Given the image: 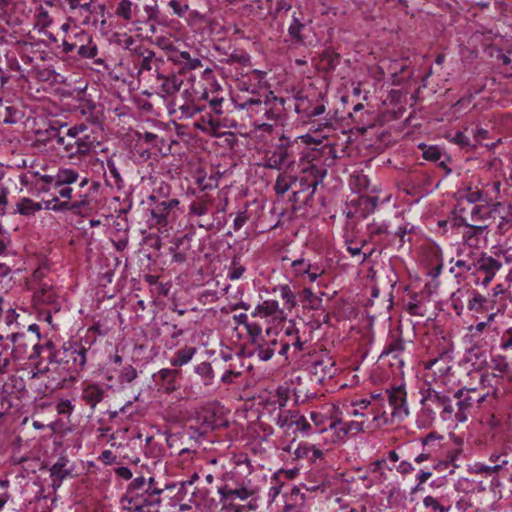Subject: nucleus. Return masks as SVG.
<instances>
[{
  "label": "nucleus",
  "mask_w": 512,
  "mask_h": 512,
  "mask_svg": "<svg viewBox=\"0 0 512 512\" xmlns=\"http://www.w3.org/2000/svg\"><path fill=\"white\" fill-rule=\"evenodd\" d=\"M90 353V348L77 341L65 342L57 348L48 340V347L42 348V356L34 364L31 378H46L45 387L51 391L63 388L76 381Z\"/></svg>",
  "instance_id": "f257e3e1"
},
{
  "label": "nucleus",
  "mask_w": 512,
  "mask_h": 512,
  "mask_svg": "<svg viewBox=\"0 0 512 512\" xmlns=\"http://www.w3.org/2000/svg\"><path fill=\"white\" fill-rule=\"evenodd\" d=\"M422 405L421 416L425 417V425H430L435 419V409L440 410V416L443 421H447L451 416V398L444 392L437 391L430 385L420 390Z\"/></svg>",
  "instance_id": "f03ea898"
},
{
  "label": "nucleus",
  "mask_w": 512,
  "mask_h": 512,
  "mask_svg": "<svg viewBox=\"0 0 512 512\" xmlns=\"http://www.w3.org/2000/svg\"><path fill=\"white\" fill-rule=\"evenodd\" d=\"M327 170L314 164L303 169V175L297 177V184L293 185L294 190L291 200L294 203L309 205L315 194L318 185L323 181Z\"/></svg>",
  "instance_id": "7ed1b4c3"
},
{
  "label": "nucleus",
  "mask_w": 512,
  "mask_h": 512,
  "mask_svg": "<svg viewBox=\"0 0 512 512\" xmlns=\"http://www.w3.org/2000/svg\"><path fill=\"white\" fill-rule=\"evenodd\" d=\"M12 344V356L15 360L27 358L34 363L42 356V348L48 347V341L41 344L37 337L25 333H12L7 336Z\"/></svg>",
  "instance_id": "20e7f679"
},
{
  "label": "nucleus",
  "mask_w": 512,
  "mask_h": 512,
  "mask_svg": "<svg viewBox=\"0 0 512 512\" xmlns=\"http://www.w3.org/2000/svg\"><path fill=\"white\" fill-rule=\"evenodd\" d=\"M222 506L231 505L236 499L246 500L256 493V487L245 478L235 479L234 475L218 488Z\"/></svg>",
  "instance_id": "39448f33"
},
{
  "label": "nucleus",
  "mask_w": 512,
  "mask_h": 512,
  "mask_svg": "<svg viewBox=\"0 0 512 512\" xmlns=\"http://www.w3.org/2000/svg\"><path fill=\"white\" fill-rule=\"evenodd\" d=\"M476 394L475 389L461 388L453 394L451 398V416L448 421H456L458 423H464L468 420V416L476 402L480 403L484 400V396L474 397Z\"/></svg>",
  "instance_id": "423d86ee"
},
{
  "label": "nucleus",
  "mask_w": 512,
  "mask_h": 512,
  "mask_svg": "<svg viewBox=\"0 0 512 512\" xmlns=\"http://www.w3.org/2000/svg\"><path fill=\"white\" fill-rule=\"evenodd\" d=\"M163 491V488H153L143 496L136 495L133 499L126 500L125 505L122 506L128 512H158Z\"/></svg>",
  "instance_id": "0eeeda50"
},
{
  "label": "nucleus",
  "mask_w": 512,
  "mask_h": 512,
  "mask_svg": "<svg viewBox=\"0 0 512 512\" xmlns=\"http://www.w3.org/2000/svg\"><path fill=\"white\" fill-rule=\"evenodd\" d=\"M58 293L55 287L52 284L47 282H43L40 284L38 288L34 291V301L38 304H47L51 305L52 309L43 312L44 320L51 324L52 323V314L51 311L58 312L60 310V304L58 302Z\"/></svg>",
  "instance_id": "6e6552de"
},
{
  "label": "nucleus",
  "mask_w": 512,
  "mask_h": 512,
  "mask_svg": "<svg viewBox=\"0 0 512 512\" xmlns=\"http://www.w3.org/2000/svg\"><path fill=\"white\" fill-rule=\"evenodd\" d=\"M336 371L335 362L331 357L326 355L316 357L309 367L311 380L318 384H322L327 379H331L335 375Z\"/></svg>",
  "instance_id": "1a4fd4ad"
},
{
  "label": "nucleus",
  "mask_w": 512,
  "mask_h": 512,
  "mask_svg": "<svg viewBox=\"0 0 512 512\" xmlns=\"http://www.w3.org/2000/svg\"><path fill=\"white\" fill-rule=\"evenodd\" d=\"M179 204L178 199L172 198L162 201H156L150 210L148 223L150 227H165L168 224V217L172 210Z\"/></svg>",
  "instance_id": "9d476101"
},
{
  "label": "nucleus",
  "mask_w": 512,
  "mask_h": 512,
  "mask_svg": "<svg viewBox=\"0 0 512 512\" xmlns=\"http://www.w3.org/2000/svg\"><path fill=\"white\" fill-rule=\"evenodd\" d=\"M390 233L388 231V225L384 222L376 223L373 222L367 226V238L368 243H372L374 248L368 253H364L363 261L366 260L372 253L379 249L380 251L388 246V237Z\"/></svg>",
  "instance_id": "9b49d317"
},
{
  "label": "nucleus",
  "mask_w": 512,
  "mask_h": 512,
  "mask_svg": "<svg viewBox=\"0 0 512 512\" xmlns=\"http://www.w3.org/2000/svg\"><path fill=\"white\" fill-rule=\"evenodd\" d=\"M405 351V341L395 335H391L389 340L381 353L380 358L393 357L395 358V363L390 362V366L393 369H397L402 373V368L404 366V359L402 357Z\"/></svg>",
  "instance_id": "f8f14e48"
},
{
  "label": "nucleus",
  "mask_w": 512,
  "mask_h": 512,
  "mask_svg": "<svg viewBox=\"0 0 512 512\" xmlns=\"http://www.w3.org/2000/svg\"><path fill=\"white\" fill-rule=\"evenodd\" d=\"M472 39L482 44L484 53L488 57L496 59V51L501 49L498 45L503 41L500 34L494 33L489 29H481L474 32Z\"/></svg>",
  "instance_id": "ddd939ff"
},
{
  "label": "nucleus",
  "mask_w": 512,
  "mask_h": 512,
  "mask_svg": "<svg viewBox=\"0 0 512 512\" xmlns=\"http://www.w3.org/2000/svg\"><path fill=\"white\" fill-rule=\"evenodd\" d=\"M153 488H160L153 477L147 479L144 476H138L128 485L126 493L121 498V504L125 505L126 500L133 499L136 495L143 496Z\"/></svg>",
  "instance_id": "4468645a"
},
{
  "label": "nucleus",
  "mask_w": 512,
  "mask_h": 512,
  "mask_svg": "<svg viewBox=\"0 0 512 512\" xmlns=\"http://www.w3.org/2000/svg\"><path fill=\"white\" fill-rule=\"evenodd\" d=\"M181 372L177 369L163 368L153 375L154 382L159 390L171 393L179 387Z\"/></svg>",
  "instance_id": "2eb2a0df"
},
{
  "label": "nucleus",
  "mask_w": 512,
  "mask_h": 512,
  "mask_svg": "<svg viewBox=\"0 0 512 512\" xmlns=\"http://www.w3.org/2000/svg\"><path fill=\"white\" fill-rule=\"evenodd\" d=\"M285 99L276 97L273 92H270L263 101L260 109L256 112H263L265 117L271 121H277L281 118L284 109Z\"/></svg>",
  "instance_id": "dca6fc26"
},
{
  "label": "nucleus",
  "mask_w": 512,
  "mask_h": 512,
  "mask_svg": "<svg viewBox=\"0 0 512 512\" xmlns=\"http://www.w3.org/2000/svg\"><path fill=\"white\" fill-rule=\"evenodd\" d=\"M388 400L391 407H393V415L396 416H407L409 414L407 401H406V391L403 385H399L397 387H393L390 390H387Z\"/></svg>",
  "instance_id": "f3484780"
},
{
  "label": "nucleus",
  "mask_w": 512,
  "mask_h": 512,
  "mask_svg": "<svg viewBox=\"0 0 512 512\" xmlns=\"http://www.w3.org/2000/svg\"><path fill=\"white\" fill-rule=\"evenodd\" d=\"M106 390L97 383L85 384L81 391V400L85 402L92 410H94L104 397Z\"/></svg>",
  "instance_id": "a211bd4d"
},
{
  "label": "nucleus",
  "mask_w": 512,
  "mask_h": 512,
  "mask_svg": "<svg viewBox=\"0 0 512 512\" xmlns=\"http://www.w3.org/2000/svg\"><path fill=\"white\" fill-rule=\"evenodd\" d=\"M282 331L284 337L283 340L291 344L295 351L304 350L306 340H303L300 328L297 326L295 321L289 320L286 322L282 327Z\"/></svg>",
  "instance_id": "6ab92c4d"
},
{
  "label": "nucleus",
  "mask_w": 512,
  "mask_h": 512,
  "mask_svg": "<svg viewBox=\"0 0 512 512\" xmlns=\"http://www.w3.org/2000/svg\"><path fill=\"white\" fill-rule=\"evenodd\" d=\"M294 164V160L290 155L287 147H278L272 155L267 159L266 167L271 169H289Z\"/></svg>",
  "instance_id": "aec40b11"
},
{
  "label": "nucleus",
  "mask_w": 512,
  "mask_h": 512,
  "mask_svg": "<svg viewBox=\"0 0 512 512\" xmlns=\"http://www.w3.org/2000/svg\"><path fill=\"white\" fill-rule=\"evenodd\" d=\"M192 233H186L182 237L175 240L174 245L169 248L172 255V261L176 263H184L187 259L186 251L191 248Z\"/></svg>",
  "instance_id": "412c9836"
},
{
  "label": "nucleus",
  "mask_w": 512,
  "mask_h": 512,
  "mask_svg": "<svg viewBox=\"0 0 512 512\" xmlns=\"http://www.w3.org/2000/svg\"><path fill=\"white\" fill-rule=\"evenodd\" d=\"M69 460L66 456H60L50 468V476L53 487H60L62 481L71 476L72 468L68 467Z\"/></svg>",
  "instance_id": "4be33fe9"
},
{
  "label": "nucleus",
  "mask_w": 512,
  "mask_h": 512,
  "mask_svg": "<svg viewBox=\"0 0 512 512\" xmlns=\"http://www.w3.org/2000/svg\"><path fill=\"white\" fill-rule=\"evenodd\" d=\"M23 117V112L9 101L0 99V124H15Z\"/></svg>",
  "instance_id": "5701e85b"
},
{
  "label": "nucleus",
  "mask_w": 512,
  "mask_h": 512,
  "mask_svg": "<svg viewBox=\"0 0 512 512\" xmlns=\"http://www.w3.org/2000/svg\"><path fill=\"white\" fill-rule=\"evenodd\" d=\"M306 29V22L302 13H299V16L296 12L292 15V21L288 28V34L292 38L295 43L304 44L305 35L304 30Z\"/></svg>",
  "instance_id": "b1692460"
},
{
  "label": "nucleus",
  "mask_w": 512,
  "mask_h": 512,
  "mask_svg": "<svg viewBox=\"0 0 512 512\" xmlns=\"http://www.w3.org/2000/svg\"><path fill=\"white\" fill-rule=\"evenodd\" d=\"M504 206L500 202L492 204V208H489V204L486 205H474L469 212V218L471 222H478L487 219L492 212H500Z\"/></svg>",
  "instance_id": "393cba45"
},
{
  "label": "nucleus",
  "mask_w": 512,
  "mask_h": 512,
  "mask_svg": "<svg viewBox=\"0 0 512 512\" xmlns=\"http://www.w3.org/2000/svg\"><path fill=\"white\" fill-rule=\"evenodd\" d=\"M298 304L304 308L317 310L322 304V299L312 292L310 288H304L298 292Z\"/></svg>",
  "instance_id": "a878e982"
},
{
  "label": "nucleus",
  "mask_w": 512,
  "mask_h": 512,
  "mask_svg": "<svg viewBox=\"0 0 512 512\" xmlns=\"http://www.w3.org/2000/svg\"><path fill=\"white\" fill-rule=\"evenodd\" d=\"M297 410H288L280 408L275 416V423L284 431H289L295 426Z\"/></svg>",
  "instance_id": "bb28decb"
},
{
  "label": "nucleus",
  "mask_w": 512,
  "mask_h": 512,
  "mask_svg": "<svg viewBox=\"0 0 512 512\" xmlns=\"http://www.w3.org/2000/svg\"><path fill=\"white\" fill-rule=\"evenodd\" d=\"M462 203H458V211H459V219L460 223L468 228V230L464 233V237L467 240L472 239L473 237H477L487 229V225H474L468 222V217L463 215L465 212V208L461 207Z\"/></svg>",
  "instance_id": "cd10ccee"
},
{
  "label": "nucleus",
  "mask_w": 512,
  "mask_h": 512,
  "mask_svg": "<svg viewBox=\"0 0 512 512\" xmlns=\"http://www.w3.org/2000/svg\"><path fill=\"white\" fill-rule=\"evenodd\" d=\"M105 10V6L102 4H96L94 0L86 1L84 0L78 10L75 13L84 16L83 24H88L90 22V16L93 14L101 13L103 14Z\"/></svg>",
  "instance_id": "c85d7f7f"
},
{
  "label": "nucleus",
  "mask_w": 512,
  "mask_h": 512,
  "mask_svg": "<svg viewBox=\"0 0 512 512\" xmlns=\"http://www.w3.org/2000/svg\"><path fill=\"white\" fill-rule=\"evenodd\" d=\"M339 425H341L339 427V431L343 432L346 435L349 433L355 435V434L363 431V422L349 421V422L343 423L340 418L331 421V423L329 424V427L331 429H337Z\"/></svg>",
  "instance_id": "c756f323"
},
{
  "label": "nucleus",
  "mask_w": 512,
  "mask_h": 512,
  "mask_svg": "<svg viewBox=\"0 0 512 512\" xmlns=\"http://www.w3.org/2000/svg\"><path fill=\"white\" fill-rule=\"evenodd\" d=\"M461 200L467 201L469 204H476L478 202L490 204L491 198L482 189L468 187Z\"/></svg>",
  "instance_id": "7c9ffc66"
},
{
  "label": "nucleus",
  "mask_w": 512,
  "mask_h": 512,
  "mask_svg": "<svg viewBox=\"0 0 512 512\" xmlns=\"http://www.w3.org/2000/svg\"><path fill=\"white\" fill-rule=\"evenodd\" d=\"M195 347L185 346L179 349L174 356L171 358L170 363L173 367H181L191 361L196 353Z\"/></svg>",
  "instance_id": "2f4dec72"
},
{
  "label": "nucleus",
  "mask_w": 512,
  "mask_h": 512,
  "mask_svg": "<svg viewBox=\"0 0 512 512\" xmlns=\"http://www.w3.org/2000/svg\"><path fill=\"white\" fill-rule=\"evenodd\" d=\"M159 79H162L161 91L167 96H171L180 91L183 85V81L175 75L159 77Z\"/></svg>",
  "instance_id": "473e14b6"
},
{
  "label": "nucleus",
  "mask_w": 512,
  "mask_h": 512,
  "mask_svg": "<svg viewBox=\"0 0 512 512\" xmlns=\"http://www.w3.org/2000/svg\"><path fill=\"white\" fill-rule=\"evenodd\" d=\"M490 368L493 371L497 372V374H494V376L504 377V376L511 375V367H510L506 357H504V356H501V355L494 356L491 359Z\"/></svg>",
  "instance_id": "72a5a7b5"
},
{
  "label": "nucleus",
  "mask_w": 512,
  "mask_h": 512,
  "mask_svg": "<svg viewBox=\"0 0 512 512\" xmlns=\"http://www.w3.org/2000/svg\"><path fill=\"white\" fill-rule=\"evenodd\" d=\"M297 184V177L290 176L286 173L280 174L274 185V190L277 195H284L293 185Z\"/></svg>",
  "instance_id": "f704fd0d"
},
{
  "label": "nucleus",
  "mask_w": 512,
  "mask_h": 512,
  "mask_svg": "<svg viewBox=\"0 0 512 512\" xmlns=\"http://www.w3.org/2000/svg\"><path fill=\"white\" fill-rule=\"evenodd\" d=\"M79 178V173L70 168L59 169L56 174V188L64 185H70L76 182Z\"/></svg>",
  "instance_id": "c9c22d12"
},
{
  "label": "nucleus",
  "mask_w": 512,
  "mask_h": 512,
  "mask_svg": "<svg viewBox=\"0 0 512 512\" xmlns=\"http://www.w3.org/2000/svg\"><path fill=\"white\" fill-rule=\"evenodd\" d=\"M478 270L483 271L485 274H493L501 268V263L493 257L482 256L477 263Z\"/></svg>",
  "instance_id": "e433bc0d"
},
{
  "label": "nucleus",
  "mask_w": 512,
  "mask_h": 512,
  "mask_svg": "<svg viewBox=\"0 0 512 512\" xmlns=\"http://www.w3.org/2000/svg\"><path fill=\"white\" fill-rule=\"evenodd\" d=\"M94 147V140L90 136L84 135L82 137L75 138V151L77 158L88 155Z\"/></svg>",
  "instance_id": "4c0bfd02"
},
{
  "label": "nucleus",
  "mask_w": 512,
  "mask_h": 512,
  "mask_svg": "<svg viewBox=\"0 0 512 512\" xmlns=\"http://www.w3.org/2000/svg\"><path fill=\"white\" fill-rule=\"evenodd\" d=\"M493 297H499L497 311H505L512 300L511 293L507 292L501 284L494 287Z\"/></svg>",
  "instance_id": "58836bf2"
},
{
  "label": "nucleus",
  "mask_w": 512,
  "mask_h": 512,
  "mask_svg": "<svg viewBox=\"0 0 512 512\" xmlns=\"http://www.w3.org/2000/svg\"><path fill=\"white\" fill-rule=\"evenodd\" d=\"M277 344V340H272L268 343H259L257 345V348L255 349V354L257 355V357L262 360V361H268L270 360L274 353H275V348L274 346Z\"/></svg>",
  "instance_id": "ea45409f"
},
{
  "label": "nucleus",
  "mask_w": 512,
  "mask_h": 512,
  "mask_svg": "<svg viewBox=\"0 0 512 512\" xmlns=\"http://www.w3.org/2000/svg\"><path fill=\"white\" fill-rule=\"evenodd\" d=\"M144 54L145 55L142 54L141 58L134 60L135 66L138 68L139 74H141L145 71H151L153 68L155 52L154 51H144Z\"/></svg>",
  "instance_id": "a19ab883"
},
{
  "label": "nucleus",
  "mask_w": 512,
  "mask_h": 512,
  "mask_svg": "<svg viewBox=\"0 0 512 512\" xmlns=\"http://www.w3.org/2000/svg\"><path fill=\"white\" fill-rule=\"evenodd\" d=\"M320 61L326 70H334L340 62V55L331 49H326L320 54Z\"/></svg>",
  "instance_id": "79ce46f5"
},
{
  "label": "nucleus",
  "mask_w": 512,
  "mask_h": 512,
  "mask_svg": "<svg viewBox=\"0 0 512 512\" xmlns=\"http://www.w3.org/2000/svg\"><path fill=\"white\" fill-rule=\"evenodd\" d=\"M41 204L33 202L31 199L24 198L21 202L17 203L15 211L21 215H32L36 211L41 210Z\"/></svg>",
  "instance_id": "37998d69"
},
{
  "label": "nucleus",
  "mask_w": 512,
  "mask_h": 512,
  "mask_svg": "<svg viewBox=\"0 0 512 512\" xmlns=\"http://www.w3.org/2000/svg\"><path fill=\"white\" fill-rule=\"evenodd\" d=\"M488 298L479 293H474L473 297L468 301V309L471 311H488Z\"/></svg>",
  "instance_id": "c03bdc74"
},
{
  "label": "nucleus",
  "mask_w": 512,
  "mask_h": 512,
  "mask_svg": "<svg viewBox=\"0 0 512 512\" xmlns=\"http://www.w3.org/2000/svg\"><path fill=\"white\" fill-rule=\"evenodd\" d=\"M291 500L294 499L295 504L287 503L284 507V512H303L302 509L298 506L297 502L300 501V505L304 503L305 495L301 493L300 489L294 487L291 491Z\"/></svg>",
  "instance_id": "a18cd8bd"
},
{
  "label": "nucleus",
  "mask_w": 512,
  "mask_h": 512,
  "mask_svg": "<svg viewBox=\"0 0 512 512\" xmlns=\"http://www.w3.org/2000/svg\"><path fill=\"white\" fill-rule=\"evenodd\" d=\"M12 351H9V345L0 343V375L7 373L11 363Z\"/></svg>",
  "instance_id": "49530a36"
},
{
  "label": "nucleus",
  "mask_w": 512,
  "mask_h": 512,
  "mask_svg": "<svg viewBox=\"0 0 512 512\" xmlns=\"http://www.w3.org/2000/svg\"><path fill=\"white\" fill-rule=\"evenodd\" d=\"M280 296L284 300L285 305L291 309L298 304V293L295 294L288 285L279 287Z\"/></svg>",
  "instance_id": "de8ad7c7"
},
{
  "label": "nucleus",
  "mask_w": 512,
  "mask_h": 512,
  "mask_svg": "<svg viewBox=\"0 0 512 512\" xmlns=\"http://www.w3.org/2000/svg\"><path fill=\"white\" fill-rule=\"evenodd\" d=\"M209 200L206 196H203L197 201L191 202L189 205V214L195 216H202L208 212Z\"/></svg>",
  "instance_id": "09e8293b"
},
{
  "label": "nucleus",
  "mask_w": 512,
  "mask_h": 512,
  "mask_svg": "<svg viewBox=\"0 0 512 512\" xmlns=\"http://www.w3.org/2000/svg\"><path fill=\"white\" fill-rule=\"evenodd\" d=\"M107 169L109 173V177L112 179L110 182L111 186H115L118 189H121L124 187V181L120 175V172L118 168L116 167V164L113 160H107Z\"/></svg>",
  "instance_id": "8fccbe9b"
},
{
  "label": "nucleus",
  "mask_w": 512,
  "mask_h": 512,
  "mask_svg": "<svg viewBox=\"0 0 512 512\" xmlns=\"http://www.w3.org/2000/svg\"><path fill=\"white\" fill-rule=\"evenodd\" d=\"M92 209L93 208L91 206L90 200L87 198V196L79 201L71 203V211L81 216L89 215Z\"/></svg>",
  "instance_id": "3c124183"
},
{
  "label": "nucleus",
  "mask_w": 512,
  "mask_h": 512,
  "mask_svg": "<svg viewBox=\"0 0 512 512\" xmlns=\"http://www.w3.org/2000/svg\"><path fill=\"white\" fill-rule=\"evenodd\" d=\"M227 58L224 60L227 64L239 63L242 65H248L250 63V56L243 50H234L232 53L227 54Z\"/></svg>",
  "instance_id": "603ef678"
},
{
  "label": "nucleus",
  "mask_w": 512,
  "mask_h": 512,
  "mask_svg": "<svg viewBox=\"0 0 512 512\" xmlns=\"http://www.w3.org/2000/svg\"><path fill=\"white\" fill-rule=\"evenodd\" d=\"M291 267L296 276L302 277L306 275V273L310 272V269L313 268V265L304 258H300L292 261Z\"/></svg>",
  "instance_id": "864d4df0"
},
{
  "label": "nucleus",
  "mask_w": 512,
  "mask_h": 512,
  "mask_svg": "<svg viewBox=\"0 0 512 512\" xmlns=\"http://www.w3.org/2000/svg\"><path fill=\"white\" fill-rule=\"evenodd\" d=\"M195 371L204 379L205 384H210L215 376L212 365L209 362L200 363L196 366Z\"/></svg>",
  "instance_id": "5fc2aeb1"
},
{
  "label": "nucleus",
  "mask_w": 512,
  "mask_h": 512,
  "mask_svg": "<svg viewBox=\"0 0 512 512\" xmlns=\"http://www.w3.org/2000/svg\"><path fill=\"white\" fill-rule=\"evenodd\" d=\"M450 142H453L460 146L461 148H472L474 145H471L469 137L462 131H456L454 134H449L447 136Z\"/></svg>",
  "instance_id": "6e6d98bb"
},
{
  "label": "nucleus",
  "mask_w": 512,
  "mask_h": 512,
  "mask_svg": "<svg viewBox=\"0 0 512 512\" xmlns=\"http://www.w3.org/2000/svg\"><path fill=\"white\" fill-rule=\"evenodd\" d=\"M115 14L126 21H130L132 19V2L122 0L116 8Z\"/></svg>",
  "instance_id": "4d7b16f0"
},
{
  "label": "nucleus",
  "mask_w": 512,
  "mask_h": 512,
  "mask_svg": "<svg viewBox=\"0 0 512 512\" xmlns=\"http://www.w3.org/2000/svg\"><path fill=\"white\" fill-rule=\"evenodd\" d=\"M335 121L332 118H325L323 122L320 123H312V129H314V133H327L330 135L335 130Z\"/></svg>",
  "instance_id": "13d9d810"
},
{
  "label": "nucleus",
  "mask_w": 512,
  "mask_h": 512,
  "mask_svg": "<svg viewBox=\"0 0 512 512\" xmlns=\"http://www.w3.org/2000/svg\"><path fill=\"white\" fill-rule=\"evenodd\" d=\"M36 21L37 25L41 26L42 28H46L51 25L52 18L50 17L48 11L44 9L42 5H40L36 10Z\"/></svg>",
  "instance_id": "bf43d9fd"
},
{
  "label": "nucleus",
  "mask_w": 512,
  "mask_h": 512,
  "mask_svg": "<svg viewBox=\"0 0 512 512\" xmlns=\"http://www.w3.org/2000/svg\"><path fill=\"white\" fill-rule=\"evenodd\" d=\"M77 53L83 58H94L98 53V49L96 44H93L89 38L88 44L78 47Z\"/></svg>",
  "instance_id": "052dcab7"
},
{
  "label": "nucleus",
  "mask_w": 512,
  "mask_h": 512,
  "mask_svg": "<svg viewBox=\"0 0 512 512\" xmlns=\"http://www.w3.org/2000/svg\"><path fill=\"white\" fill-rule=\"evenodd\" d=\"M294 427H295V431H299L303 435H309L310 433L313 432L311 424L299 412L297 413L296 423H295Z\"/></svg>",
  "instance_id": "680f3d73"
},
{
  "label": "nucleus",
  "mask_w": 512,
  "mask_h": 512,
  "mask_svg": "<svg viewBox=\"0 0 512 512\" xmlns=\"http://www.w3.org/2000/svg\"><path fill=\"white\" fill-rule=\"evenodd\" d=\"M257 309L264 316H272L278 311L279 305L277 301L268 300L259 305Z\"/></svg>",
  "instance_id": "e2e57ef3"
},
{
  "label": "nucleus",
  "mask_w": 512,
  "mask_h": 512,
  "mask_svg": "<svg viewBox=\"0 0 512 512\" xmlns=\"http://www.w3.org/2000/svg\"><path fill=\"white\" fill-rule=\"evenodd\" d=\"M347 251L352 255H360L362 248L368 244V240L361 239L359 242H356L353 239L346 238Z\"/></svg>",
  "instance_id": "0e129e2a"
},
{
  "label": "nucleus",
  "mask_w": 512,
  "mask_h": 512,
  "mask_svg": "<svg viewBox=\"0 0 512 512\" xmlns=\"http://www.w3.org/2000/svg\"><path fill=\"white\" fill-rule=\"evenodd\" d=\"M466 359L468 362H471L473 365L481 364L485 360L484 353L477 346L471 347L467 351Z\"/></svg>",
  "instance_id": "69168bd1"
},
{
  "label": "nucleus",
  "mask_w": 512,
  "mask_h": 512,
  "mask_svg": "<svg viewBox=\"0 0 512 512\" xmlns=\"http://www.w3.org/2000/svg\"><path fill=\"white\" fill-rule=\"evenodd\" d=\"M330 135H328L327 133H318V134H315L314 133V129H312V131L310 133H307L303 136H301V139L303 141V143L305 144H320L322 143L323 139H326L328 138Z\"/></svg>",
  "instance_id": "338daca9"
},
{
  "label": "nucleus",
  "mask_w": 512,
  "mask_h": 512,
  "mask_svg": "<svg viewBox=\"0 0 512 512\" xmlns=\"http://www.w3.org/2000/svg\"><path fill=\"white\" fill-rule=\"evenodd\" d=\"M442 153L436 146H430L423 150V158L428 161L437 162L441 159Z\"/></svg>",
  "instance_id": "774afa93"
}]
</instances>
